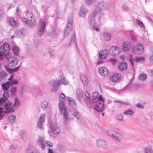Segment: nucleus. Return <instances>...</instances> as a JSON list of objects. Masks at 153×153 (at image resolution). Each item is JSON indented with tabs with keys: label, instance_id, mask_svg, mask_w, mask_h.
<instances>
[{
	"label": "nucleus",
	"instance_id": "nucleus-27",
	"mask_svg": "<svg viewBox=\"0 0 153 153\" xmlns=\"http://www.w3.org/2000/svg\"><path fill=\"white\" fill-rule=\"evenodd\" d=\"M49 104V102L46 100H43L42 101L40 107L43 110H46Z\"/></svg>",
	"mask_w": 153,
	"mask_h": 153
},
{
	"label": "nucleus",
	"instance_id": "nucleus-45",
	"mask_svg": "<svg viewBox=\"0 0 153 153\" xmlns=\"http://www.w3.org/2000/svg\"><path fill=\"white\" fill-rule=\"evenodd\" d=\"M136 22L137 25L139 26L140 27L144 28V26L143 25V24L142 22L140 21L139 20L137 19L136 20Z\"/></svg>",
	"mask_w": 153,
	"mask_h": 153
},
{
	"label": "nucleus",
	"instance_id": "nucleus-24",
	"mask_svg": "<svg viewBox=\"0 0 153 153\" xmlns=\"http://www.w3.org/2000/svg\"><path fill=\"white\" fill-rule=\"evenodd\" d=\"M103 37L104 40L107 42L109 41L111 38V36L110 33L106 32H103Z\"/></svg>",
	"mask_w": 153,
	"mask_h": 153
},
{
	"label": "nucleus",
	"instance_id": "nucleus-52",
	"mask_svg": "<svg viewBox=\"0 0 153 153\" xmlns=\"http://www.w3.org/2000/svg\"><path fill=\"white\" fill-rule=\"evenodd\" d=\"M116 118L117 120L120 121H122L123 120V116L121 114H118Z\"/></svg>",
	"mask_w": 153,
	"mask_h": 153
},
{
	"label": "nucleus",
	"instance_id": "nucleus-18",
	"mask_svg": "<svg viewBox=\"0 0 153 153\" xmlns=\"http://www.w3.org/2000/svg\"><path fill=\"white\" fill-rule=\"evenodd\" d=\"M128 65L126 63L123 62L119 63L117 66L118 69L120 71L126 70L127 68Z\"/></svg>",
	"mask_w": 153,
	"mask_h": 153
},
{
	"label": "nucleus",
	"instance_id": "nucleus-23",
	"mask_svg": "<svg viewBox=\"0 0 153 153\" xmlns=\"http://www.w3.org/2000/svg\"><path fill=\"white\" fill-rule=\"evenodd\" d=\"M122 48L126 51H129L130 49V45L127 42H124L123 43Z\"/></svg>",
	"mask_w": 153,
	"mask_h": 153
},
{
	"label": "nucleus",
	"instance_id": "nucleus-53",
	"mask_svg": "<svg viewBox=\"0 0 153 153\" xmlns=\"http://www.w3.org/2000/svg\"><path fill=\"white\" fill-rule=\"evenodd\" d=\"M45 144H46V145L47 146H49V147H51L52 146V143L49 141H46Z\"/></svg>",
	"mask_w": 153,
	"mask_h": 153
},
{
	"label": "nucleus",
	"instance_id": "nucleus-59",
	"mask_svg": "<svg viewBox=\"0 0 153 153\" xmlns=\"http://www.w3.org/2000/svg\"><path fill=\"white\" fill-rule=\"evenodd\" d=\"M109 61L112 64H114L116 62V60L114 59H111L109 60Z\"/></svg>",
	"mask_w": 153,
	"mask_h": 153
},
{
	"label": "nucleus",
	"instance_id": "nucleus-8",
	"mask_svg": "<svg viewBox=\"0 0 153 153\" xmlns=\"http://www.w3.org/2000/svg\"><path fill=\"white\" fill-rule=\"evenodd\" d=\"M130 56L131 57L129 59V62L131 64L133 67H134V64L137 62H141L144 61V58L142 56H137L136 57V59L132 58L133 57L132 55L130 54Z\"/></svg>",
	"mask_w": 153,
	"mask_h": 153
},
{
	"label": "nucleus",
	"instance_id": "nucleus-20",
	"mask_svg": "<svg viewBox=\"0 0 153 153\" xmlns=\"http://www.w3.org/2000/svg\"><path fill=\"white\" fill-rule=\"evenodd\" d=\"M13 74H12L10 77L9 78V81L8 82L10 85H15L18 84V79H13Z\"/></svg>",
	"mask_w": 153,
	"mask_h": 153
},
{
	"label": "nucleus",
	"instance_id": "nucleus-30",
	"mask_svg": "<svg viewBox=\"0 0 153 153\" xmlns=\"http://www.w3.org/2000/svg\"><path fill=\"white\" fill-rule=\"evenodd\" d=\"M143 153H153V149L150 146H147L144 147Z\"/></svg>",
	"mask_w": 153,
	"mask_h": 153
},
{
	"label": "nucleus",
	"instance_id": "nucleus-49",
	"mask_svg": "<svg viewBox=\"0 0 153 153\" xmlns=\"http://www.w3.org/2000/svg\"><path fill=\"white\" fill-rule=\"evenodd\" d=\"M44 30H43V29L38 28V30L37 31L38 36H40L43 35Z\"/></svg>",
	"mask_w": 153,
	"mask_h": 153
},
{
	"label": "nucleus",
	"instance_id": "nucleus-26",
	"mask_svg": "<svg viewBox=\"0 0 153 153\" xmlns=\"http://www.w3.org/2000/svg\"><path fill=\"white\" fill-rule=\"evenodd\" d=\"M20 104L21 101L18 98L16 97L14 100L13 103V106L12 105V106L15 109V108L18 107Z\"/></svg>",
	"mask_w": 153,
	"mask_h": 153
},
{
	"label": "nucleus",
	"instance_id": "nucleus-6",
	"mask_svg": "<svg viewBox=\"0 0 153 153\" xmlns=\"http://www.w3.org/2000/svg\"><path fill=\"white\" fill-rule=\"evenodd\" d=\"M22 20L25 22L26 24H28L31 27L33 26L35 24L33 15L31 11L28 12L25 16V18H23Z\"/></svg>",
	"mask_w": 153,
	"mask_h": 153
},
{
	"label": "nucleus",
	"instance_id": "nucleus-46",
	"mask_svg": "<svg viewBox=\"0 0 153 153\" xmlns=\"http://www.w3.org/2000/svg\"><path fill=\"white\" fill-rule=\"evenodd\" d=\"M67 99L68 100L69 102L70 103L71 105L73 104L75 106H76V103L75 101L73 99H72L71 97H68Z\"/></svg>",
	"mask_w": 153,
	"mask_h": 153
},
{
	"label": "nucleus",
	"instance_id": "nucleus-28",
	"mask_svg": "<svg viewBox=\"0 0 153 153\" xmlns=\"http://www.w3.org/2000/svg\"><path fill=\"white\" fill-rule=\"evenodd\" d=\"M5 68L6 70L8 71L10 74L11 73L13 72H16L18 71L20 68L19 67V66L15 68L12 69L10 68L8 65H6Z\"/></svg>",
	"mask_w": 153,
	"mask_h": 153
},
{
	"label": "nucleus",
	"instance_id": "nucleus-51",
	"mask_svg": "<svg viewBox=\"0 0 153 153\" xmlns=\"http://www.w3.org/2000/svg\"><path fill=\"white\" fill-rule=\"evenodd\" d=\"M113 49L115 51L117 52V54H118L120 52V48L117 46H114L113 47Z\"/></svg>",
	"mask_w": 153,
	"mask_h": 153
},
{
	"label": "nucleus",
	"instance_id": "nucleus-34",
	"mask_svg": "<svg viewBox=\"0 0 153 153\" xmlns=\"http://www.w3.org/2000/svg\"><path fill=\"white\" fill-rule=\"evenodd\" d=\"M1 49L2 51H8L10 48L8 44L7 43H5L1 47Z\"/></svg>",
	"mask_w": 153,
	"mask_h": 153
},
{
	"label": "nucleus",
	"instance_id": "nucleus-44",
	"mask_svg": "<svg viewBox=\"0 0 153 153\" xmlns=\"http://www.w3.org/2000/svg\"><path fill=\"white\" fill-rule=\"evenodd\" d=\"M71 29V28H67V27H66L64 34V35L65 37H66L68 36Z\"/></svg>",
	"mask_w": 153,
	"mask_h": 153
},
{
	"label": "nucleus",
	"instance_id": "nucleus-43",
	"mask_svg": "<svg viewBox=\"0 0 153 153\" xmlns=\"http://www.w3.org/2000/svg\"><path fill=\"white\" fill-rule=\"evenodd\" d=\"M74 113L73 114V115L77 119H79L80 118V115L79 113L75 109H74Z\"/></svg>",
	"mask_w": 153,
	"mask_h": 153
},
{
	"label": "nucleus",
	"instance_id": "nucleus-16",
	"mask_svg": "<svg viewBox=\"0 0 153 153\" xmlns=\"http://www.w3.org/2000/svg\"><path fill=\"white\" fill-rule=\"evenodd\" d=\"M76 94L77 98L79 101L83 100L84 97L85 96L84 95V93L82 90L79 89H77L76 91Z\"/></svg>",
	"mask_w": 153,
	"mask_h": 153
},
{
	"label": "nucleus",
	"instance_id": "nucleus-41",
	"mask_svg": "<svg viewBox=\"0 0 153 153\" xmlns=\"http://www.w3.org/2000/svg\"><path fill=\"white\" fill-rule=\"evenodd\" d=\"M10 85L8 83L4 84L2 85V87L4 91H7L9 88Z\"/></svg>",
	"mask_w": 153,
	"mask_h": 153
},
{
	"label": "nucleus",
	"instance_id": "nucleus-47",
	"mask_svg": "<svg viewBox=\"0 0 153 153\" xmlns=\"http://www.w3.org/2000/svg\"><path fill=\"white\" fill-rule=\"evenodd\" d=\"M96 0H85V3L87 5H89L91 4L95 1Z\"/></svg>",
	"mask_w": 153,
	"mask_h": 153
},
{
	"label": "nucleus",
	"instance_id": "nucleus-9",
	"mask_svg": "<svg viewBox=\"0 0 153 153\" xmlns=\"http://www.w3.org/2000/svg\"><path fill=\"white\" fill-rule=\"evenodd\" d=\"M104 99L102 100L100 99V101L96 103L95 106V109L98 111H102L104 109Z\"/></svg>",
	"mask_w": 153,
	"mask_h": 153
},
{
	"label": "nucleus",
	"instance_id": "nucleus-40",
	"mask_svg": "<svg viewBox=\"0 0 153 153\" xmlns=\"http://www.w3.org/2000/svg\"><path fill=\"white\" fill-rule=\"evenodd\" d=\"M147 77L146 74L142 73L140 74L139 76V79L141 80H145Z\"/></svg>",
	"mask_w": 153,
	"mask_h": 153
},
{
	"label": "nucleus",
	"instance_id": "nucleus-50",
	"mask_svg": "<svg viewBox=\"0 0 153 153\" xmlns=\"http://www.w3.org/2000/svg\"><path fill=\"white\" fill-rule=\"evenodd\" d=\"M11 54L9 52H7L5 54V56L6 57L7 61H8V60L13 56H11Z\"/></svg>",
	"mask_w": 153,
	"mask_h": 153
},
{
	"label": "nucleus",
	"instance_id": "nucleus-37",
	"mask_svg": "<svg viewBox=\"0 0 153 153\" xmlns=\"http://www.w3.org/2000/svg\"><path fill=\"white\" fill-rule=\"evenodd\" d=\"M8 120L10 123H14L16 120V116L15 115L12 114L9 116L8 117Z\"/></svg>",
	"mask_w": 153,
	"mask_h": 153
},
{
	"label": "nucleus",
	"instance_id": "nucleus-5",
	"mask_svg": "<svg viewBox=\"0 0 153 153\" xmlns=\"http://www.w3.org/2000/svg\"><path fill=\"white\" fill-rule=\"evenodd\" d=\"M106 133L107 135L110 137L115 141L119 142L122 139L121 135L113 129L108 130Z\"/></svg>",
	"mask_w": 153,
	"mask_h": 153
},
{
	"label": "nucleus",
	"instance_id": "nucleus-42",
	"mask_svg": "<svg viewBox=\"0 0 153 153\" xmlns=\"http://www.w3.org/2000/svg\"><path fill=\"white\" fill-rule=\"evenodd\" d=\"M17 88L16 87H13L10 90V92L12 95H15L17 92Z\"/></svg>",
	"mask_w": 153,
	"mask_h": 153
},
{
	"label": "nucleus",
	"instance_id": "nucleus-14",
	"mask_svg": "<svg viewBox=\"0 0 153 153\" xmlns=\"http://www.w3.org/2000/svg\"><path fill=\"white\" fill-rule=\"evenodd\" d=\"M88 10L86 7H81L79 13V15L80 17H85L86 14L88 13Z\"/></svg>",
	"mask_w": 153,
	"mask_h": 153
},
{
	"label": "nucleus",
	"instance_id": "nucleus-4",
	"mask_svg": "<svg viewBox=\"0 0 153 153\" xmlns=\"http://www.w3.org/2000/svg\"><path fill=\"white\" fill-rule=\"evenodd\" d=\"M59 110L63 114V120L64 123L66 125L69 122L68 116L66 108L65 106V103L61 100H59L58 104Z\"/></svg>",
	"mask_w": 153,
	"mask_h": 153
},
{
	"label": "nucleus",
	"instance_id": "nucleus-17",
	"mask_svg": "<svg viewBox=\"0 0 153 153\" xmlns=\"http://www.w3.org/2000/svg\"><path fill=\"white\" fill-rule=\"evenodd\" d=\"M36 143L41 148H44L45 143H44V139L43 137L39 136L37 139Z\"/></svg>",
	"mask_w": 153,
	"mask_h": 153
},
{
	"label": "nucleus",
	"instance_id": "nucleus-13",
	"mask_svg": "<svg viewBox=\"0 0 153 153\" xmlns=\"http://www.w3.org/2000/svg\"><path fill=\"white\" fill-rule=\"evenodd\" d=\"M18 61L17 58L14 56H12L8 60V62L9 66L13 67L17 65Z\"/></svg>",
	"mask_w": 153,
	"mask_h": 153
},
{
	"label": "nucleus",
	"instance_id": "nucleus-10",
	"mask_svg": "<svg viewBox=\"0 0 153 153\" xmlns=\"http://www.w3.org/2000/svg\"><path fill=\"white\" fill-rule=\"evenodd\" d=\"M49 85L54 90H56L59 86L58 80L54 79L51 80L49 82Z\"/></svg>",
	"mask_w": 153,
	"mask_h": 153
},
{
	"label": "nucleus",
	"instance_id": "nucleus-19",
	"mask_svg": "<svg viewBox=\"0 0 153 153\" xmlns=\"http://www.w3.org/2000/svg\"><path fill=\"white\" fill-rule=\"evenodd\" d=\"M121 77V75L119 73H115L110 77V79L113 82H115L119 80Z\"/></svg>",
	"mask_w": 153,
	"mask_h": 153
},
{
	"label": "nucleus",
	"instance_id": "nucleus-25",
	"mask_svg": "<svg viewBox=\"0 0 153 153\" xmlns=\"http://www.w3.org/2000/svg\"><path fill=\"white\" fill-rule=\"evenodd\" d=\"M99 72L102 76H105L108 74V71L105 67H100L99 68Z\"/></svg>",
	"mask_w": 153,
	"mask_h": 153
},
{
	"label": "nucleus",
	"instance_id": "nucleus-12",
	"mask_svg": "<svg viewBox=\"0 0 153 153\" xmlns=\"http://www.w3.org/2000/svg\"><path fill=\"white\" fill-rule=\"evenodd\" d=\"M132 50L135 52L137 53H140L144 51V48L141 44L136 45L134 47L132 48Z\"/></svg>",
	"mask_w": 153,
	"mask_h": 153
},
{
	"label": "nucleus",
	"instance_id": "nucleus-54",
	"mask_svg": "<svg viewBox=\"0 0 153 153\" xmlns=\"http://www.w3.org/2000/svg\"><path fill=\"white\" fill-rule=\"evenodd\" d=\"M136 106L137 108H144V106L140 103L136 104Z\"/></svg>",
	"mask_w": 153,
	"mask_h": 153
},
{
	"label": "nucleus",
	"instance_id": "nucleus-38",
	"mask_svg": "<svg viewBox=\"0 0 153 153\" xmlns=\"http://www.w3.org/2000/svg\"><path fill=\"white\" fill-rule=\"evenodd\" d=\"M97 144L99 146H103L105 145V142L101 139H99L97 141Z\"/></svg>",
	"mask_w": 153,
	"mask_h": 153
},
{
	"label": "nucleus",
	"instance_id": "nucleus-15",
	"mask_svg": "<svg viewBox=\"0 0 153 153\" xmlns=\"http://www.w3.org/2000/svg\"><path fill=\"white\" fill-rule=\"evenodd\" d=\"M108 55V51L106 50H104L99 52V57L100 59H106Z\"/></svg>",
	"mask_w": 153,
	"mask_h": 153
},
{
	"label": "nucleus",
	"instance_id": "nucleus-62",
	"mask_svg": "<svg viewBox=\"0 0 153 153\" xmlns=\"http://www.w3.org/2000/svg\"><path fill=\"white\" fill-rule=\"evenodd\" d=\"M48 153H56L54 152L53 150L51 149H49L48 150Z\"/></svg>",
	"mask_w": 153,
	"mask_h": 153
},
{
	"label": "nucleus",
	"instance_id": "nucleus-60",
	"mask_svg": "<svg viewBox=\"0 0 153 153\" xmlns=\"http://www.w3.org/2000/svg\"><path fill=\"white\" fill-rule=\"evenodd\" d=\"M150 61L152 63H153V54L150 55L149 57Z\"/></svg>",
	"mask_w": 153,
	"mask_h": 153
},
{
	"label": "nucleus",
	"instance_id": "nucleus-2",
	"mask_svg": "<svg viewBox=\"0 0 153 153\" xmlns=\"http://www.w3.org/2000/svg\"><path fill=\"white\" fill-rule=\"evenodd\" d=\"M102 15L101 9L100 8L96 7L88 18V23L97 31L99 30L98 25L100 22V18Z\"/></svg>",
	"mask_w": 153,
	"mask_h": 153
},
{
	"label": "nucleus",
	"instance_id": "nucleus-21",
	"mask_svg": "<svg viewBox=\"0 0 153 153\" xmlns=\"http://www.w3.org/2000/svg\"><path fill=\"white\" fill-rule=\"evenodd\" d=\"M80 79L84 86H86L88 83V80L85 74H81L80 75Z\"/></svg>",
	"mask_w": 153,
	"mask_h": 153
},
{
	"label": "nucleus",
	"instance_id": "nucleus-11",
	"mask_svg": "<svg viewBox=\"0 0 153 153\" xmlns=\"http://www.w3.org/2000/svg\"><path fill=\"white\" fill-rule=\"evenodd\" d=\"M25 153H39L37 149L32 145L27 146L25 149Z\"/></svg>",
	"mask_w": 153,
	"mask_h": 153
},
{
	"label": "nucleus",
	"instance_id": "nucleus-58",
	"mask_svg": "<svg viewBox=\"0 0 153 153\" xmlns=\"http://www.w3.org/2000/svg\"><path fill=\"white\" fill-rule=\"evenodd\" d=\"M4 53L2 51H0V60L2 59L4 56Z\"/></svg>",
	"mask_w": 153,
	"mask_h": 153
},
{
	"label": "nucleus",
	"instance_id": "nucleus-33",
	"mask_svg": "<svg viewBox=\"0 0 153 153\" xmlns=\"http://www.w3.org/2000/svg\"><path fill=\"white\" fill-rule=\"evenodd\" d=\"M8 21L10 25L13 26H16L17 24L14 18L10 17L8 18Z\"/></svg>",
	"mask_w": 153,
	"mask_h": 153
},
{
	"label": "nucleus",
	"instance_id": "nucleus-35",
	"mask_svg": "<svg viewBox=\"0 0 153 153\" xmlns=\"http://www.w3.org/2000/svg\"><path fill=\"white\" fill-rule=\"evenodd\" d=\"M134 112L131 109H128L124 112V114L126 115L131 116L134 114Z\"/></svg>",
	"mask_w": 153,
	"mask_h": 153
},
{
	"label": "nucleus",
	"instance_id": "nucleus-39",
	"mask_svg": "<svg viewBox=\"0 0 153 153\" xmlns=\"http://www.w3.org/2000/svg\"><path fill=\"white\" fill-rule=\"evenodd\" d=\"M46 115L45 114H42L40 117L38 119V121L43 123L45 121V117Z\"/></svg>",
	"mask_w": 153,
	"mask_h": 153
},
{
	"label": "nucleus",
	"instance_id": "nucleus-48",
	"mask_svg": "<svg viewBox=\"0 0 153 153\" xmlns=\"http://www.w3.org/2000/svg\"><path fill=\"white\" fill-rule=\"evenodd\" d=\"M130 37L133 41H135L136 40V37L135 35L132 33H130Z\"/></svg>",
	"mask_w": 153,
	"mask_h": 153
},
{
	"label": "nucleus",
	"instance_id": "nucleus-61",
	"mask_svg": "<svg viewBox=\"0 0 153 153\" xmlns=\"http://www.w3.org/2000/svg\"><path fill=\"white\" fill-rule=\"evenodd\" d=\"M76 42L75 37L73 36L72 37L71 39V42L72 43H75Z\"/></svg>",
	"mask_w": 153,
	"mask_h": 153
},
{
	"label": "nucleus",
	"instance_id": "nucleus-22",
	"mask_svg": "<svg viewBox=\"0 0 153 153\" xmlns=\"http://www.w3.org/2000/svg\"><path fill=\"white\" fill-rule=\"evenodd\" d=\"M73 16L72 14H71L68 18L66 27L71 28L73 25Z\"/></svg>",
	"mask_w": 153,
	"mask_h": 153
},
{
	"label": "nucleus",
	"instance_id": "nucleus-31",
	"mask_svg": "<svg viewBox=\"0 0 153 153\" xmlns=\"http://www.w3.org/2000/svg\"><path fill=\"white\" fill-rule=\"evenodd\" d=\"M46 25V22L43 21L42 20H41L39 21L38 28L41 29H43L44 30L45 29Z\"/></svg>",
	"mask_w": 153,
	"mask_h": 153
},
{
	"label": "nucleus",
	"instance_id": "nucleus-36",
	"mask_svg": "<svg viewBox=\"0 0 153 153\" xmlns=\"http://www.w3.org/2000/svg\"><path fill=\"white\" fill-rule=\"evenodd\" d=\"M59 82V85L60 84H62L64 85H67L68 84V82L67 80L64 77H63L62 78L58 80Z\"/></svg>",
	"mask_w": 153,
	"mask_h": 153
},
{
	"label": "nucleus",
	"instance_id": "nucleus-29",
	"mask_svg": "<svg viewBox=\"0 0 153 153\" xmlns=\"http://www.w3.org/2000/svg\"><path fill=\"white\" fill-rule=\"evenodd\" d=\"M7 74L3 71L0 72V81L1 82H4L7 78Z\"/></svg>",
	"mask_w": 153,
	"mask_h": 153
},
{
	"label": "nucleus",
	"instance_id": "nucleus-32",
	"mask_svg": "<svg viewBox=\"0 0 153 153\" xmlns=\"http://www.w3.org/2000/svg\"><path fill=\"white\" fill-rule=\"evenodd\" d=\"M12 49L13 52L15 55H18L19 54L20 50L18 46L13 45Z\"/></svg>",
	"mask_w": 153,
	"mask_h": 153
},
{
	"label": "nucleus",
	"instance_id": "nucleus-7",
	"mask_svg": "<svg viewBox=\"0 0 153 153\" xmlns=\"http://www.w3.org/2000/svg\"><path fill=\"white\" fill-rule=\"evenodd\" d=\"M48 124L50 129L54 134H56L59 133L60 132V128L57 123L49 121Z\"/></svg>",
	"mask_w": 153,
	"mask_h": 153
},
{
	"label": "nucleus",
	"instance_id": "nucleus-56",
	"mask_svg": "<svg viewBox=\"0 0 153 153\" xmlns=\"http://www.w3.org/2000/svg\"><path fill=\"white\" fill-rule=\"evenodd\" d=\"M16 33L19 36H21L23 34V32L19 30H17L16 31Z\"/></svg>",
	"mask_w": 153,
	"mask_h": 153
},
{
	"label": "nucleus",
	"instance_id": "nucleus-57",
	"mask_svg": "<svg viewBox=\"0 0 153 153\" xmlns=\"http://www.w3.org/2000/svg\"><path fill=\"white\" fill-rule=\"evenodd\" d=\"M65 98V95L64 94L62 93L60 95V100H61L63 101L64 99Z\"/></svg>",
	"mask_w": 153,
	"mask_h": 153
},
{
	"label": "nucleus",
	"instance_id": "nucleus-1",
	"mask_svg": "<svg viewBox=\"0 0 153 153\" xmlns=\"http://www.w3.org/2000/svg\"><path fill=\"white\" fill-rule=\"evenodd\" d=\"M8 97V93L5 91L2 98L0 99V120L4 117L5 114L14 112L15 110L12 106V103L10 101L6 102Z\"/></svg>",
	"mask_w": 153,
	"mask_h": 153
},
{
	"label": "nucleus",
	"instance_id": "nucleus-3",
	"mask_svg": "<svg viewBox=\"0 0 153 153\" xmlns=\"http://www.w3.org/2000/svg\"><path fill=\"white\" fill-rule=\"evenodd\" d=\"M85 101L87 105L89 107L92 106V103H96L98 101H100V99L102 100L104 99L101 96H99L97 92H94L92 96V100H91L90 97L88 92H86L85 94Z\"/></svg>",
	"mask_w": 153,
	"mask_h": 153
},
{
	"label": "nucleus",
	"instance_id": "nucleus-63",
	"mask_svg": "<svg viewBox=\"0 0 153 153\" xmlns=\"http://www.w3.org/2000/svg\"><path fill=\"white\" fill-rule=\"evenodd\" d=\"M126 56L124 55H122L120 56V58L122 60H124L126 58Z\"/></svg>",
	"mask_w": 153,
	"mask_h": 153
},
{
	"label": "nucleus",
	"instance_id": "nucleus-64",
	"mask_svg": "<svg viewBox=\"0 0 153 153\" xmlns=\"http://www.w3.org/2000/svg\"><path fill=\"white\" fill-rule=\"evenodd\" d=\"M149 73L151 74H153V70H149Z\"/></svg>",
	"mask_w": 153,
	"mask_h": 153
},
{
	"label": "nucleus",
	"instance_id": "nucleus-55",
	"mask_svg": "<svg viewBox=\"0 0 153 153\" xmlns=\"http://www.w3.org/2000/svg\"><path fill=\"white\" fill-rule=\"evenodd\" d=\"M42 123H43L40 122L38 121L37 125L38 127L41 129H42L43 128Z\"/></svg>",
	"mask_w": 153,
	"mask_h": 153
}]
</instances>
